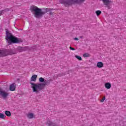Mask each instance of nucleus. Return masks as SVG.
Instances as JSON below:
<instances>
[{"label":"nucleus","instance_id":"nucleus-7","mask_svg":"<svg viewBox=\"0 0 126 126\" xmlns=\"http://www.w3.org/2000/svg\"><path fill=\"white\" fill-rule=\"evenodd\" d=\"M27 117L28 119L31 120V119L35 117V115H34V113L30 112L27 115Z\"/></svg>","mask_w":126,"mask_h":126},{"label":"nucleus","instance_id":"nucleus-16","mask_svg":"<svg viewBox=\"0 0 126 126\" xmlns=\"http://www.w3.org/2000/svg\"><path fill=\"white\" fill-rule=\"evenodd\" d=\"M42 85H43L44 86L46 85H49L50 84V80H44V82L43 84H41Z\"/></svg>","mask_w":126,"mask_h":126},{"label":"nucleus","instance_id":"nucleus-10","mask_svg":"<svg viewBox=\"0 0 126 126\" xmlns=\"http://www.w3.org/2000/svg\"><path fill=\"white\" fill-rule=\"evenodd\" d=\"M9 89H10V91H14V90H15V84H12L10 86Z\"/></svg>","mask_w":126,"mask_h":126},{"label":"nucleus","instance_id":"nucleus-11","mask_svg":"<svg viewBox=\"0 0 126 126\" xmlns=\"http://www.w3.org/2000/svg\"><path fill=\"white\" fill-rule=\"evenodd\" d=\"M37 80V75H33L31 79V81H34V82H36Z\"/></svg>","mask_w":126,"mask_h":126},{"label":"nucleus","instance_id":"nucleus-17","mask_svg":"<svg viewBox=\"0 0 126 126\" xmlns=\"http://www.w3.org/2000/svg\"><path fill=\"white\" fill-rule=\"evenodd\" d=\"M5 114L6 116H7V117H10V116H11V113L9 111H6L5 112Z\"/></svg>","mask_w":126,"mask_h":126},{"label":"nucleus","instance_id":"nucleus-29","mask_svg":"<svg viewBox=\"0 0 126 126\" xmlns=\"http://www.w3.org/2000/svg\"><path fill=\"white\" fill-rule=\"evenodd\" d=\"M80 38H82V36H80Z\"/></svg>","mask_w":126,"mask_h":126},{"label":"nucleus","instance_id":"nucleus-6","mask_svg":"<svg viewBox=\"0 0 126 126\" xmlns=\"http://www.w3.org/2000/svg\"><path fill=\"white\" fill-rule=\"evenodd\" d=\"M27 50V47H18L17 49V52L18 53H20L21 52H24V51H26Z\"/></svg>","mask_w":126,"mask_h":126},{"label":"nucleus","instance_id":"nucleus-24","mask_svg":"<svg viewBox=\"0 0 126 126\" xmlns=\"http://www.w3.org/2000/svg\"><path fill=\"white\" fill-rule=\"evenodd\" d=\"M105 97H104L100 101V102H104L105 101Z\"/></svg>","mask_w":126,"mask_h":126},{"label":"nucleus","instance_id":"nucleus-23","mask_svg":"<svg viewBox=\"0 0 126 126\" xmlns=\"http://www.w3.org/2000/svg\"><path fill=\"white\" fill-rule=\"evenodd\" d=\"M83 57H84V58H87L89 57V55L88 54V53H85L83 55Z\"/></svg>","mask_w":126,"mask_h":126},{"label":"nucleus","instance_id":"nucleus-15","mask_svg":"<svg viewBox=\"0 0 126 126\" xmlns=\"http://www.w3.org/2000/svg\"><path fill=\"white\" fill-rule=\"evenodd\" d=\"M23 42V40L20 38H16V44H20V43H22Z\"/></svg>","mask_w":126,"mask_h":126},{"label":"nucleus","instance_id":"nucleus-3","mask_svg":"<svg viewBox=\"0 0 126 126\" xmlns=\"http://www.w3.org/2000/svg\"><path fill=\"white\" fill-rule=\"evenodd\" d=\"M32 88V92L35 93H39V91L42 90V84H34L32 82L30 83Z\"/></svg>","mask_w":126,"mask_h":126},{"label":"nucleus","instance_id":"nucleus-13","mask_svg":"<svg viewBox=\"0 0 126 126\" xmlns=\"http://www.w3.org/2000/svg\"><path fill=\"white\" fill-rule=\"evenodd\" d=\"M102 1L104 5L108 6V4H110V0H102Z\"/></svg>","mask_w":126,"mask_h":126},{"label":"nucleus","instance_id":"nucleus-8","mask_svg":"<svg viewBox=\"0 0 126 126\" xmlns=\"http://www.w3.org/2000/svg\"><path fill=\"white\" fill-rule=\"evenodd\" d=\"M0 95H1L3 98H6L8 95V94L5 93L4 91H0Z\"/></svg>","mask_w":126,"mask_h":126},{"label":"nucleus","instance_id":"nucleus-2","mask_svg":"<svg viewBox=\"0 0 126 126\" xmlns=\"http://www.w3.org/2000/svg\"><path fill=\"white\" fill-rule=\"evenodd\" d=\"M5 39L8 43V45L16 43V37L8 31L6 32Z\"/></svg>","mask_w":126,"mask_h":126},{"label":"nucleus","instance_id":"nucleus-14","mask_svg":"<svg viewBox=\"0 0 126 126\" xmlns=\"http://www.w3.org/2000/svg\"><path fill=\"white\" fill-rule=\"evenodd\" d=\"M104 66V64H103V63L102 62H98L97 63V67H99V68H101V67H103Z\"/></svg>","mask_w":126,"mask_h":126},{"label":"nucleus","instance_id":"nucleus-19","mask_svg":"<svg viewBox=\"0 0 126 126\" xmlns=\"http://www.w3.org/2000/svg\"><path fill=\"white\" fill-rule=\"evenodd\" d=\"M95 13L97 16H99V15H100V14L102 13V12H101V11L100 10H97V11H96Z\"/></svg>","mask_w":126,"mask_h":126},{"label":"nucleus","instance_id":"nucleus-12","mask_svg":"<svg viewBox=\"0 0 126 126\" xmlns=\"http://www.w3.org/2000/svg\"><path fill=\"white\" fill-rule=\"evenodd\" d=\"M105 87L107 89H110L112 87V85L110 83H106L105 84Z\"/></svg>","mask_w":126,"mask_h":126},{"label":"nucleus","instance_id":"nucleus-1","mask_svg":"<svg viewBox=\"0 0 126 126\" xmlns=\"http://www.w3.org/2000/svg\"><path fill=\"white\" fill-rule=\"evenodd\" d=\"M30 10L32 12H34V16L36 18H39V17H41L43 16L44 14H46L47 12L50 11V9L46 8L45 11H42V9L38 8V7L35 5H32L31 6Z\"/></svg>","mask_w":126,"mask_h":126},{"label":"nucleus","instance_id":"nucleus-28","mask_svg":"<svg viewBox=\"0 0 126 126\" xmlns=\"http://www.w3.org/2000/svg\"><path fill=\"white\" fill-rule=\"evenodd\" d=\"M18 82H19V81H20V80H19V79H18Z\"/></svg>","mask_w":126,"mask_h":126},{"label":"nucleus","instance_id":"nucleus-21","mask_svg":"<svg viewBox=\"0 0 126 126\" xmlns=\"http://www.w3.org/2000/svg\"><path fill=\"white\" fill-rule=\"evenodd\" d=\"M39 82H44L45 81V79L43 77H40L39 79Z\"/></svg>","mask_w":126,"mask_h":126},{"label":"nucleus","instance_id":"nucleus-25","mask_svg":"<svg viewBox=\"0 0 126 126\" xmlns=\"http://www.w3.org/2000/svg\"><path fill=\"white\" fill-rule=\"evenodd\" d=\"M70 49L72 50V51H74L75 49L73 48H72L71 47H70Z\"/></svg>","mask_w":126,"mask_h":126},{"label":"nucleus","instance_id":"nucleus-4","mask_svg":"<svg viewBox=\"0 0 126 126\" xmlns=\"http://www.w3.org/2000/svg\"><path fill=\"white\" fill-rule=\"evenodd\" d=\"M75 0H60V2L63 4L64 6L67 7L75 3Z\"/></svg>","mask_w":126,"mask_h":126},{"label":"nucleus","instance_id":"nucleus-22","mask_svg":"<svg viewBox=\"0 0 126 126\" xmlns=\"http://www.w3.org/2000/svg\"><path fill=\"white\" fill-rule=\"evenodd\" d=\"M0 119H4V115L1 113H0Z\"/></svg>","mask_w":126,"mask_h":126},{"label":"nucleus","instance_id":"nucleus-9","mask_svg":"<svg viewBox=\"0 0 126 126\" xmlns=\"http://www.w3.org/2000/svg\"><path fill=\"white\" fill-rule=\"evenodd\" d=\"M47 125L48 126H56L57 124L50 121H47Z\"/></svg>","mask_w":126,"mask_h":126},{"label":"nucleus","instance_id":"nucleus-20","mask_svg":"<svg viewBox=\"0 0 126 126\" xmlns=\"http://www.w3.org/2000/svg\"><path fill=\"white\" fill-rule=\"evenodd\" d=\"M75 58L77 59V60H79V61H82V58H81V57L78 56L77 55L75 56Z\"/></svg>","mask_w":126,"mask_h":126},{"label":"nucleus","instance_id":"nucleus-26","mask_svg":"<svg viewBox=\"0 0 126 126\" xmlns=\"http://www.w3.org/2000/svg\"><path fill=\"white\" fill-rule=\"evenodd\" d=\"M74 40H75V41H78V38L77 37H75Z\"/></svg>","mask_w":126,"mask_h":126},{"label":"nucleus","instance_id":"nucleus-27","mask_svg":"<svg viewBox=\"0 0 126 126\" xmlns=\"http://www.w3.org/2000/svg\"><path fill=\"white\" fill-rule=\"evenodd\" d=\"M1 14H2V11H0V15H1Z\"/></svg>","mask_w":126,"mask_h":126},{"label":"nucleus","instance_id":"nucleus-5","mask_svg":"<svg viewBox=\"0 0 126 126\" xmlns=\"http://www.w3.org/2000/svg\"><path fill=\"white\" fill-rule=\"evenodd\" d=\"M9 54V51L8 50H1L0 49V57H5L7 55Z\"/></svg>","mask_w":126,"mask_h":126},{"label":"nucleus","instance_id":"nucleus-18","mask_svg":"<svg viewBox=\"0 0 126 126\" xmlns=\"http://www.w3.org/2000/svg\"><path fill=\"white\" fill-rule=\"evenodd\" d=\"M84 0H75V3H78L79 2H83Z\"/></svg>","mask_w":126,"mask_h":126}]
</instances>
